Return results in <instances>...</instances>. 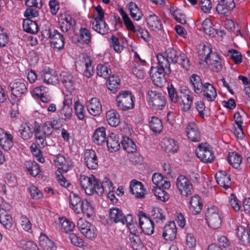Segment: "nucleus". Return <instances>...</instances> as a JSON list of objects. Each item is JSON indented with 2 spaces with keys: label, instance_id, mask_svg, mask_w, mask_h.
<instances>
[{
  "label": "nucleus",
  "instance_id": "25",
  "mask_svg": "<svg viewBox=\"0 0 250 250\" xmlns=\"http://www.w3.org/2000/svg\"><path fill=\"white\" fill-rule=\"evenodd\" d=\"M152 181L157 187H161L163 188L168 189L170 187V183L167 178L164 177L160 173H155L153 174Z\"/></svg>",
  "mask_w": 250,
  "mask_h": 250
},
{
  "label": "nucleus",
  "instance_id": "49",
  "mask_svg": "<svg viewBox=\"0 0 250 250\" xmlns=\"http://www.w3.org/2000/svg\"><path fill=\"white\" fill-rule=\"evenodd\" d=\"M69 202L70 208L76 213V209L80 207L82 200L77 194L71 192L69 195Z\"/></svg>",
  "mask_w": 250,
  "mask_h": 250
},
{
  "label": "nucleus",
  "instance_id": "32",
  "mask_svg": "<svg viewBox=\"0 0 250 250\" xmlns=\"http://www.w3.org/2000/svg\"><path fill=\"white\" fill-rule=\"evenodd\" d=\"M189 209L194 214H198L202 209L203 204L201 198L198 195H195L190 198Z\"/></svg>",
  "mask_w": 250,
  "mask_h": 250
},
{
  "label": "nucleus",
  "instance_id": "63",
  "mask_svg": "<svg viewBox=\"0 0 250 250\" xmlns=\"http://www.w3.org/2000/svg\"><path fill=\"white\" fill-rule=\"evenodd\" d=\"M151 215L156 222L165 220V216L163 213V210L159 208H154L151 211Z\"/></svg>",
  "mask_w": 250,
  "mask_h": 250
},
{
  "label": "nucleus",
  "instance_id": "62",
  "mask_svg": "<svg viewBox=\"0 0 250 250\" xmlns=\"http://www.w3.org/2000/svg\"><path fill=\"white\" fill-rule=\"evenodd\" d=\"M81 233L85 237L89 239H93L97 236V229L94 226L90 224L85 229L83 230Z\"/></svg>",
  "mask_w": 250,
  "mask_h": 250
},
{
  "label": "nucleus",
  "instance_id": "14",
  "mask_svg": "<svg viewBox=\"0 0 250 250\" xmlns=\"http://www.w3.org/2000/svg\"><path fill=\"white\" fill-rule=\"evenodd\" d=\"M164 71H160L158 66L152 67L150 75L153 83L160 87L165 84L166 80L164 74Z\"/></svg>",
  "mask_w": 250,
  "mask_h": 250
},
{
  "label": "nucleus",
  "instance_id": "45",
  "mask_svg": "<svg viewBox=\"0 0 250 250\" xmlns=\"http://www.w3.org/2000/svg\"><path fill=\"white\" fill-rule=\"evenodd\" d=\"M228 160L229 164L235 168H238L242 162L241 156L236 152L229 153Z\"/></svg>",
  "mask_w": 250,
  "mask_h": 250
},
{
  "label": "nucleus",
  "instance_id": "61",
  "mask_svg": "<svg viewBox=\"0 0 250 250\" xmlns=\"http://www.w3.org/2000/svg\"><path fill=\"white\" fill-rule=\"evenodd\" d=\"M81 233L85 237L89 239H93L97 236V229L94 226L90 224L85 229L83 230Z\"/></svg>",
  "mask_w": 250,
  "mask_h": 250
},
{
  "label": "nucleus",
  "instance_id": "48",
  "mask_svg": "<svg viewBox=\"0 0 250 250\" xmlns=\"http://www.w3.org/2000/svg\"><path fill=\"white\" fill-rule=\"evenodd\" d=\"M149 126L153 132L160 133L163 129L162 122L158 117H152L149 122Z\"/></svg>",
  "mask_w": 250,
  "mask_h": 250
},
{
  "label": "nucleus",
  "instance_id": "54",
  "mask_svg": "<svg viewBox=\"0 0 250 250\" xmlns=\"http://www.w3.org/2000/svg\"><path fill=\"white\" fill-rule=\"evenodd\" d=\"M152 190L157 199L161 201L166 202L169 198V195L161 187L154 188Z\"/></svg>",
  "mask_w": 250,
  "mask_h": 250
},
{
  "label": "nucleus",
  "instance_id": "64",
  "mask_svg": "<svg viewBox=\"0 0 250 250\" xmlns=\"http://www.w3.org/2000/svg\"><path fill=\"white\" fill-rule=\"evenodd\" d=\"M20 245L24 250H39L37 245L32 241L21 240Z\"/></svg>",
  "mask_w": 250,
  "mask_h": 250
},
{
  "label": "nucleus",
  "instance_id": "27",
  "mask_svg": "<svg viewBox=\"0 0 250 250\" xmlns=\"http://www.w3.org/2000/svg\"><path fill=\"white\" fill-rule=\"evenodd\" d=\"M217 183L225 189L229 188L231 184L230 178L226 172L220 171L215 175Z\"/></svg>",
  "mask_w": 250,
  "mask_h": 250
},
{
  "label": "nucleus",
  "instance_id": "17",
  "mask_svg": "<svg viewBox=\"0 0 250 250\" xmlns=\"http://www.w3.org/2000/svg\"><path fill=\"white\" fill-rule=\"evenodd\" d=\"M213 71L219 72L223 67L222 60L218 54L214 52L205 62Z\"/></svg>",
  "mask_w": 250,
  "mask_h": 250
},
{
  "label": "nucleus",
  "instance_id": "41",
  "mask_svg": "<svg viewBox=\"0 0 250 250\" xmlns=\"http://www.w3.org/2000/svg\"><path fill=\"white\" fill-rule=\"evenodd\" d=\"M106 118L108 124L112 126H117L120 123L119 114L113 110L106 112Z\"/></svg>",
  "mask_w": 250,
  "mask_h": 250
},
{
  "label": "nucleus",
  "instance_id": "24",
  "mask_svg": "<svg viewBox=\"0 0 250 250\" xmlns=\"http://www.w3.org/2000/svg\"><path fill=\"white\" fill-rule=\"evenodd\" d=\"M157 59L159 65L158 67L160 71H164L166 74H170V60L167 58V56L162 53H159L157 55Z\"/></svg>",
  "mask_w": 250,
  "mask_h": 250
},
{
  "label": "nucleus",
  "instance_id": "52",
  "mask_svg": "<svg viewBox=\"0 0 250 250\" xmlns=\"http://www.w3.org/2000/svg\"><path fill=\"white\" fill-rule=\"evenodd\" d=\"M19 132L21 137L24 140L30 139L33 135V132L31 130V128L26 124L21 126V128L19 129Z\"/></svg>",
  "mask_w": 250,
  "mask_h": 250
},
{
  "label": "nucleus",
  "instance_id": "20",
  "mask_svg": "<svg viewBox=\"0 0 250 250\" xmlns=\"http://www.w3.org/2000/svg\"><path fill=\"white\" fill-rule=\"evenodd\" d=\"M130 191L136 198H141L145 196L143 185L136 180H133L130 182Z\"/></svg>",
  "mask_w": 250,
  "mask_h": 250
},
{
  "label": "nucleus",
  "instance_id": "51",
  "mask_svg": "<svg viewBox=\"0 0 250 250\" xmlns=\"http://www.w3.org/2000/svg\"><path fill=\"white\" fill-rule=\"evenodd\" d=\"M25 166L30 174L32 176L35 177L40 173V170L39 167L35 161H26Z\"/></svg>",
  "mask_w": 250,
  "mask_h": 250
},
{
  "label": "nucleus",
  "instance_id": "58",
  "mask_svg": "<svg viewBox=\"0 0 250 250\" xmlns=\"http://www.w3.org/2000/svg\"><path fill=\"white\" fill-rule=\"evenodd\" d=\"M0 223L8 229H10L13 226V219L9 214H0Z\"/></svg>",
  "mask_w": 250,
  "mask_h": 250
},
{
  "label": "nucleus",
  "instance_id": "36",
  "mask_svg": "<svg viewBox=\"0 0 250 250\" xmlns=\"http://www.w3.org/2000/svg\"><path fill=\"white\" fill-rule=\"evenodd\" d=\"M148 25L152 30H160L162 27L160 19L154 14H150L146 19Z\"/></svg>",
  "mask_w": 250,
  "mask_h": 250
},
{
  "label": "nucleus",
  "instance_id": "60",
  "mask_svg": "<svg viewBox=\"0 0 250 250\" xmlns=\"http://www.w3.org/2000/svg\"><path fill=\"white\" fill-rule=\"evenodd\" d=\"M0 145L5 150H9L13 146V137L8 134L0 142Z\"/></svg>",
  "mask_w": 250,
  "mask_h": 250
},
{
  "label": "nucleus",
  "instance_id": "39",
  "mask_svg": "<svg viewBox=\"0 0 250 250\" xmlns=\"http://www.w3.org/2000/svg\"><path fill=\"white\" fill-rule=\"evenodd\" d=\"M190 82L196 94H200L202 92L204 84L202 83L200 76L196 74H192L190 77Z\"/></svg>",
  "mask_w": 250,
  "mask_h": 250
},
{
  "label": "nucleus",
  "instance_id": "10",
  "mask_svg": "<svg viewBox=\"0 0 250 250\" xmlns=\"http://www.w3.org/2000/svg\"><path fill=\"white\" fill-rule=\"evenodd\" d=\"M177 187L183 196L190 195L193 190L192 185L189 180L184 175L179 176L177 179Z\"/></svg>",
  "mask_w": 250,
  "mask_h": 250
},
{
  "label": "nucleus",
  "instance_id": "30",
  "mask_svg": "<svg viewBox=\"0 0 250 250\" xmlns=\"http://www.w3.org/2000/svg\"><path fill=\"white\" fill-rule=\"evenodd\" d=\"M204 96L208 101H213L217 96L216 89L211 84L206 83L204 84L203 91Z\"/></svg>",
  "mask_w": 250,
  "mask_h": 250
},
{
  "label": "nucleus",
  "instance_id": "56",
  "mask_svg": "<svg viewBox=\"0 0 250 250\" xmlns=\"http://www.w3.org/2000/svg\"><path fill=\"white\" fill-rule=\"evenodd\" d=\"M168 95L171 102L174 103H177L180 102L181 95L177 91L173 85L171 84L167 87Z\"/></svg>",
  "mask_w": 250,
  "mask_h": 250
},
{
  "label": "nucleus",
  "instance_id": "44",
  "mask_svg": "<svg viewBox=\"0 0 250 250\" xmlns=\"http://www.w3.org/2000/svg\"><path fill=\"white\" fill-rule=\"evenodd\" d=\"M128 9L131 16L134 20L139 21L141 19L143 14L135 3L131 1L128 4Z\"/></svg>",
  "mask_w": 250,
  "mask_h": 250
},
{
  "label": "nucleus",
  "instance_id": "57",
  "mask_svg": "<svg viewBox=\"0 0 250 250\" xmlns=\"http://www.w3.org/2000/svg\"><path fill=\"white\" fill-rule=\"evenodd\" d=\"M80 38L83 42L87 44H89L92 38L90 31L86 28H81L80 29Z\"/></svg>",
  "mask_w": 250,
  "mask_h": 250
},
{
  "label": "nucleus",
  "instance_id": "5",
  "mask_svg": "<svg viewBox=\"0 0 250 250\" xmlns=\"http://www.w3.org/2000/svg\"><path fill=\"white\" fill-rule=\"evenodd\" d=\"M42 35L44 38L49 39L51 46L60 50L64 47V39L63 36L55 29H45L42 31Z\"/></svg>",
  "mask_w": 250,
  "mask_h": 250
},
{
  "label": "nucleus",
  "instance_id": "1",
  "mask_svg": "<svg viewBox=\"0 0 250 250\" xmlns=\"http://www.w3.org/2000/svg\"><path fill=\"white\" fill-rule=\"evenodd\" d=\"M79 181L81 187L85 193L88 195H91L95 192L99 195H102L104 192L107 193L114 190L112 183L109 179L105 178L101 183L93 176L89 177L81 175Z\"/></svg>",
  "mask_w": 250,
  "mask_h": 250
},
{
  "label": "nucleus",
  "instance_id": "34",
  "mask_svg": "<svg viewBox=\"0 0 250 250\" xmlns=\"http://www.w3.org/2000/svg\"><path fill=\"white\" fill-rule=\"evenodd\" d=\"M23 29L27 33L35 34L38 32L39 26L36 21H33L29 19L23 21Z\"/></svg>",
  "mask_w": 250,
  "mask_h": 250
},
{
  "label": "nucleus",
  "instance_id": "37",
  "mask_svg": "<svg viewBox=\"0 0 250 250\" xmlns=\"http://www.w3.org/2000/svg\"><path fill=\"white\" fill-rule=\"evenodd\" d=\"M60 27L63 32H67L76 24L75 20L69 15H67L60 22Z\"/></svg>",
  "mask_w": 250,
  "mask_h": 250
},
{
  "label": "nucleus",
  "instance_id": "23",
  "mask_svg": "<svg viewBox=\"0 0 250 250\" xmlns=\"http://www.w3.org/2000/svg\"><path fill=\"white\" fill-rule=\"evenodd\" d=\"M235 6L234 1H219L216 9L219 13L228 15Z\"/></svg>",
  "mask_w": 250,
  "mask_h": 250
},
{
  "label": "nucleus",
  "instance_id": "38",
  "mask_svg": "<svg viewBox=\"0 0 250 250\" xmlns=\"http://www.w3.org/2000/svg\"><path fill=\"white\" fill-rule=\"evenodd\" d=\"M58 225L60 230L65 233L73 231L75 227L74 224L72 222L64 218L59 219Z\"/></svg>",
  "mask_w": 250,
  "mask_h": 250
},
{
  "label": "nucleus",
  "instance_id": "4",
  "mask_svg": "<svg viewBox=\"0 0 250 250\" xmlns=\"http://www.w3.org/2000/svg\"><path fill=\"white\" fill-rule=\"evenodd\" d=\"M34 130L37 143L40 147L53 145V143L49 140L52 133L49 124H44L42 126L36 127Z\"/></svg>",
  "mask_w": 250,
  "mask_h": 250
},
{
  "label": "nucleus",
  "instance_id": "47",
  "mask_svg": "<svg viewBox=\"0 0 250 250\" xmlns=\"http://www.w3.org/2000/svg\"><path fill=\"white\" fill-rule=\"evenodd\" d=\"M119 12L122 17L124 24L125 26L126 29L128 31L135 32L136 31V26L135 27L134 26V24L127 14L122 8L120 9Z\"/></svg>",
  "mask_w": 250,
  "mask_h": 250
},
{
  "label": "nucleus",
  "instance_id": "9",
  "mask_svg": "<svg viewBox=\"0 0 250 250\" xmlns=\"http://www.w3.org/2000/svg\"><path fill=\"white\" fill-rule=\"evenodd\" d=\"M195 152L198 158L203 163H211L214 159L212 150L209 149L207 144H199Z\"/></svg>",
  "mask_w": 250,
  "mask_h": 250
},
{
  "label": "nucleus",
  "instance_id": "16",
  "mask_svg": "<svg viewBox=\"0 0 250 250\" xmlns=\"http://www.w3.org/2000/svg\"><path fill=\"white\" fill-rule=\"evenodd\" d=\"M55 166L64 172H67L72 168V163L68 158L61 154H58L54 157Z\"/></svg>",
  "mask_w": 250,
  "mask_h": 250
},
{
  "label": "nucleus",
  "instance_id": "31",
  "mask_svg": "<svg viewBox=\"0 0 250 250\" xmlns=\"http://www.w3.org/2000/svg\"><path fill=\"white\" fill-rule=\"evenodd\" d=\"M92 24L93 29L102 35L106 34L108 32V26L104 20V18L95 19Z\"/></svg>",
  "mask_w": 250,
  "mask_h": 250
},
{
  "label": "nucleus",
  "instance_id": "53",
  "mask_svg": "<svg viewBox=\"0 0 250 250\" xmlns=\"http://www.w3.org/2000/svg\"><path fill=\"white\" fill-rule=\"evenodd\" d=\"M237 234L240 240L244 244L249 243L250 236L248 231H246L245 228L243 226H240L237 228Z\"/></svg>",
  "mask_w": 250,
  "mask_h": 250
},
{
  "label": "nucleus",
  "instance_id": "33",
  "mask_svg": "<svg viewBox=\"0 0 250 250\" xmlns=\"http://www.w3.org/2000/svg\"><path fill=\"white\" fill-rule=\"evenodd\" d=\"M93 139L94 142L98 145L105 144L107 139L105 128L101 127L97 129L93 134Z\"/></svg>",
  "mask_w": 250,
  "mask_h": 250
},
{
  "label": "nucleus",
  "instance_id": "59",
  "mask_svg": "<svg viewBox=\"0 0 250 250\" xmlns=\"http://www.w3.org/2000/svg\"><path fill=\"white\" fill-rule=\"evenodd\" d=\"M111 73V70L104 64H100L97 66V74L98 76L105 79L109 77Z\"/></svg>",
  "mask_w": 250,
  "mask_h": 250
},
{
  "label": "nucleus",
  "instance_id": "46",
  "mask_svg": "<svg viewBox=\"0 0 250 250\" xmlns=\"http://www.w3.org/2000/svg\"><path fill=\"white\" fill-rule=\"evenodd\" d=\"M202 27L204 31L208 35L214 36L217 33L214 25L209 19H205L202 22Z\"/></svg>",
  "mask_w": 250,
  "mask_h": 250
},
{
  "label": "nucleus",
  "instance_id": "50",
  "mask_svg": "<svg viewBox=\"0 0 250 250\" xmlns=\"http://www.w3.org/2000/svg\"><path fill=\"white\" fill-rule=\"evenodd\" d=\"M40 245L44 250H56V247L54 242L46 236L40 238Z\"/></svg>",
  "mask_w": 250,
  "mask_h": 250
},
{
  "label": "nucleus",
  "instance_id": "19",
  "mask_svg": "<svg viewBox=\"0 0 250 250\" xmlns=\"http://www.w3.org/2000/svg\"><path fill=\"white\" fill-rule=\"evenodd\" d=\"M61 82L68 90L71 92L74 89L75 80L73 76L66 72H62L60 75Z\"/></svg>",
  "mask_w": 250,
  "mask_h": 250
},
{
  "label": "nucleus",
  "instance_id": "11",
  "mask_svg": "<svg viewBox=\"0 0 250 250\" xmlns=\"http://www.w3.org/2000/svg\"><path fill=\"white\" fill-rule=\"evenodd\" d=\"M42 79L44 83L48 84L56 85L59 83V76L55 70L48 67H45L42 72Z\"/></svg>",
  "mask_w": 250,
  "mask_h": 250
},
{
  "label": "nucleus",
  "instance_id": "6",
  "mask_svg": "<svg viewBox=\"0 0 250 250\" xmlns=\"http://www.w3.org/2000/svg\"><path fill=\"white\" fill-rule=\"evenodd\" d=\"M221 216V212L217 207L212 206L208 208L206 217L208 226L213 229L218 228L222 222Z\"/></svg>",
  "mask_w": 250,
  "mask_h": 250
},
{
  "label": "nucleus",
  "instance_id": "55",
  "mask_svg": "<svg viewBox=\"0 0 250 250\" xmlns=\"http://www.w3.org/2000/svg\"><path fill=\"white\" fill-rule=\"evenodd\" d=\"M137 34L139 38L143 39L145 42H149L151 37L148 31L145 28H143L140 26H136V31L134 32Z\"/></svg>",
  "mask_w": 250,
  "mask_h": 250
},
{
  "label": "nucleus",
  "instance_id": "18",
  "mask_svg": "<svg viewBox=\"0 0 250 250\" xmlns=\"http://www.w3.org/2000/svg\"><path fill=\"white\" fill-rule=\"evenodd\" d=\"M186 133L188 137L192 142H199L201 139L200 133L197 125L194 122H190L187 125Z\"/></svg>",
  "mask_w": 250,
  "mask_h": 250
},
{
  "label": "nucleus",
  "instance_id": "13",
  "mask_svg": "<svg viewBox=\"0 0 250 250\" xmlns=\"http://www.w3.org/2000/svg\"><path fill=\"white\" fill-rule=\"evenodd\" d=\"M84 163L89 169H96L98 167V160L93 149L85 150L84 153Z\"/></svg>",
  "mask_w": 250,
  "mask_h": 250
},
{
  "label": "nucleus",
  "instance_id": "28",
  "mask_svg": "<svg viewBox=\"0 0 250 250\" xmlns=\"http://www.w3.org/2000/svg\"><path fill=\"white\" fill-rule=\"evenodd\" d=\"M162 147L167 153L176 152L179 148L177 142L170 138L164 139L162 141Z\"/></svg>",
  "mask_w": 250,
  "mask_h": 250
},
{
  "label": "nucleus",
  "instance_id": "8",
  "mask_svg": "<svg viewBox=\"0 0 250 250\" xmlns=\"http://www.w3.org/2000/svg\"><path fill=\"white\" fill-rule=\"evenodd\" d=\"M9 86L13 96L20 99L27 92V83L22 79L16 80L11 82Z\"/></svg>",
  "mask_w": 250,
  "mask_h": 250
},
{
  "label": "nucleus",
  "instance_id": "43",
  "mask_svg": "<svg viewBox=\"0 0 250 250\" xmlns=\"http://www.w3.org/2000/svg\"><path fill=\"white\" fill-rule=\"evenodd\" d=\"M123 147L128 153H134L137 150L136 146L134 142L127 137L123 138L121 141Z\"/></svg>",
  "mask_w": 250,
  "mask_h": 250
},
{
  "label": "nucleus",
  "instance_id": "29",
  "mask_svg": "<svg viewBox=\"0 0 250 250\" xmlns=\"http://www.w3.org/2000/svg\"><path fill=\"white\" fill-rule=\"evenodd\" d=\"M213 52L212 51L210 44L207 43L206 44H200L198 46V57L201 61L205 62L209 58V56Z\"/></svg>",
  "mask_w": 250,
  "mask_h": 250
},
{
  "label": "nucleus",
  "instance_id": "7",
  "mask_svg": "<svg viewBox=\"0 0 250 250\" xmlns=\"http://www.w3.org/2000/svg\"><path fill=\"white\" fill-rule=\"evenodd\" d=\"M118 106L123 110H128L134 107L133 95L128 91L120 92L117 96Z\"/></svg>",
  "mask_w": 250,
  "mask_h": 250
},
{
  "label": "nucleus",
  "instance_id": "40",
  "mask_svg": "<svg viewBox=\"0 0 250 250\" xmlns=\"http://www.w3.org/2000/svg\"><path fill=\"white\" fill-rule=\"evenodd\" d=\"M192 95L190 92H188V93L181 95L180 104L184 111H188L190 108L193 99Z\"/></svg>",
  "mask_w": 250,
  "mask_h": 250
},
{
  "label": "nucleus",
  "instance_id": "2",
  "mask_svg": "<svg viewBox=\"0 0 250 250\" xmlns=\"http://www.w3.org/2000/svg\"><path fill=\"white\" fill-rule=\"evenodd\" d=\"M165 55L172 63H178L183 68L188 70L190 68V62L186 54L180 50H176L173 48L166 50Z\"/></svg>",
  "mask_w": 250,
  "mask_h": 250
},
{
  "label": "nucleus",
  "instance_id": "12",
  "mask_svg": "<svg viewBox=\"0 0 250 250\" xmlns=\"http://www.w3.org/2000/svg\"><path fill=\"white\" fill-rule=\"evenodd\" d=\"M139 225L145 233L151 235L153 233L154 229L153 222L143 212L140 213Z\"/></svg>",
  "mask_w": 250,
  "mask_h": 250
},
{
  "label": "nucleus",
  "instance_id": "3",
  "mask_svg": "<svg viewBox=\"0 0 250 250\" xmlns=\"http://www.w3.org/2000/svg\"><path fill=\"white\" fill-rule=\"evenodd\" d=\"M146 99L149 105L154 110H162L166 104L165 96L162 93L156 90H148Z\"/></svg>",
  "mask_w": 250,
  "mask_h": 250
},
{
  "label": "nucleus",
  "instance_id": "35",
  "mask_svg": "<svg viewBox=\"0 0 250 250\" xmlns=\"http://www.w3.org/2000/svg\"><path fill=\"white\" fill-rule=\"evenodd\" d=\"M122 211L117 208H112L110 209L109 219L110 221L115 223H121L124 218Z\"/></svg>",
  "mask_w": 250,
  "mask_h": 250
},
{
  "label": "nucleus",
  "instance_id": "15",
  "mask_svg": "<svg viewBox=\"0 0 250 250\" xmlns=\"http://www.w3.org/2000/svg\"><path fill=\"white\" fill-rule=\"evenodd\" d=\"M177 230L175 222H169L164 227L162 236L166 241H172L176 238Z\"/></svg>",
  "mask_w": 250,
  "mask_h": 250
},
{
  "label": "nucleus",
  "instance_id": "22",
  "mask_svg": "<svg viewBox=\"0 0 250 250\" xmlns=\"http://www.w3.org/2000/svg\"><path fill=\"white\" fill-rule=\"evenodd\" d=\"M105 142L107 147L111 152L116 151L120 148L119 136L113 132L110 133L108 135Z\"/></svg>",
  "mask_w": 250,
  "mask_h": 250
},
{
  "label": "nucleus",
  "instance_id": "21",
  "mask_svg": "<svg viewBox=\"0 0 250 250\" xmlns=\"http://www.w3.org/2000/svg\"><path fill=\"white\" fill-rule=\"evenodd\" d=\"M87 108L89 112L95 116L100 114L102 111V104L96 98H92L87 104Z\"/></svg>",
  "mask_w": 250,
  "mask_h": 250
},
{
  "label": "nucleus",
  "instance_id": "42",
  "mask_svg": "<svg viewBox=\"0 0 250 250\" xmlns=\"http://www.w3.org/2000/svg\"><path fill=\"white\" fill-rule=\"evenodd\" d=\"M108 78L107 83V88L112 93H115L120 88V79L115 75H113Z\"/></svg>",
  "mask_w": 250,
  "mask_h": 250
},
{
  "label": "nucleus",
  "instance_id": "26",
  "mask_svg": "<svg viewBox=\"0 0 250 250\" xmlns=\"http://www.w3.org/2000/svg\"><path fill=\"white\" fill-rule=\"evenodd\" d=\"M83 213L87 217H90L94 214V208L87 200H82L80 207L77 208L76 213Z\"/></svg>",
  "mask_w": 250,
  "mask_h": 250
}]
</instances>
